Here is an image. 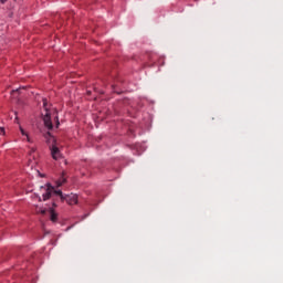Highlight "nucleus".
Instances as JSON below:
<instances>
[{"label":"nucleus","mask_w":283,"mask_h":283,"mask_svg":"<svg viewBox=\"0 0 283 283\" xmlns=\"http://www.w3.org/2000/svg\"><path fill=\"white\" fill-rule=\"evenodd\" d=\"M51 156L53 160H60L61 158V150L56 146H52L51 148Z\"/></svg>","instance_id":"4"},{"label":"nucleus","mask_w":283,"mask_h":283,"mask_svg":"<svg viewBox=\"0 0 283 283\" xmlns=\"http://www.w3.org/2000/svg\"><path fill=\"white\" fill-rule=\"evenodd\" d=\"M39 202H41V197H39Z\"/></svg>","instance_id":"16"},{"label":"nucleus","mask_w":283,"mask_h":283,"mask_svg":"<svg viewBox=\"0 0 283 283\" xmlns=\"http://www.w3.org/2000/svg\"><path fill=\"white\" fill-rule=\"evenodd\" d=\"M34 151H36V148H35V147H32V148L30 149V154H34Z\"/></svg>","instance_id":"11"},{"label":"nucleus","mask_w":283,"mask_h":283,"mask_svg":"<svg viewBox=\"0 0 283 283\" xmlns=\"http://www.w3.org/2000/svg\"><path fill=\"white\" fill-rule=\"evenodd\" d=\"M40 189L41 191H44V193H42L44 202L45 200H50V198H52V195L54 192V187L52 185L45 184L44 186H41Z\"/></svg>","instance_id":"2"},{"label":"nucleus","mask_w":283,"mask_h":283,"mask_svg":"<svg viewBox=\"0 0 283 283\" xmlns=\"http://www.w3.org/2000/svg\"><path fill=\"white\" fill-rule=\"evenodd\" d=\"M64 201L67 202V205H77L78 203V196L76 195H65Z\"/></svg>","instance_id":"3"},{"label":"nucleus","mask_w":283,"mask_h":283,"mask_svg":"<svg viewBox=\"0 0 283 283\" xmlns=\"http://www.w3.org/2000/svg\"><path fill=\"white\" fill-rule=\"evenodd\" d=\"M57 214L54 212V209H51V222H56Z\"/></svg>","instance_id":"7"},{"label":"nucleus","mask_w":283,"mask_h":283,"mask_svg":"<svg viewBox=\"0 0 283 283\" xmlns=\"http://www.w3.org/2000/svg\"><path fill=\"white\" fill-rule=\"evenodd\" d=\"M55 123H56V127L61 125V123L59 122V116H55Z\"/></svg>","instance_id":"9"},{"label":"nucleus","mask_w":283,"mask_h":283,"mask_svg":"<svg viewBox=\"0 0 283 283\" xmlns=\"http://www.w3.org/2000/svg\"><path fill=\"white\" fill-rule=\"evenodd\" d=\"M0 3L3 6L6 3H8V0H0Z\"/></svg>","instance_id":"12"},{"label":"nucleus","mask_w":283,"mask_h":283,"mask_svg":"<svg viewBox=\"0 0 283 283\" xmlns=\"http://www.w3.org/2000/svg\"><path fill=\"white\" fill-rule=\"evenodd\" d=\"M53 195H54V196H60L62 202H65V195H63V191H61V190H54V187H53Z\"/></svg>","instance_id":"6"},{"label":"nucleus","mask_w":283,"mask_h":283,"mask_svg":"<svg viewBox=\"0 0 283 283\" xmlns=\"http://www.w3.org/2000/svg\"><path fill=\"white\" fill-rule=\"evenodd\" d=\"M4 133H6V130L2 127H0V136H1V134H4Z\"/></svg>","instance_id":"13"},{"label":"nucleus","mask_w":283,"mask_h":283,"mask_svg":"<svg viewBox=\"0 0 283 283\" xmlns=\"http://www.w3.org/2000/svg\"><path fill=\"white\" fill-rule=\"evenodd\" d=\"M46 134H48V136H52V135L50 134V132H48Z\"/></svg>","instance_id":"14"},{"label":"nucleus","mask_w":283,"mask_h":283,"mask_svg":"<svg viewBox=\"0 0 283 283\" xmlns=\"http://www.w3.org/2000/svg\"><path fill=\"white\" fill-rule=\"evenodd\" d=\"M65 182H67V179L65 178V172H62L61 178L56 181L57 187H62L63 185H65Z\"/></svg>","instance_id":"5"},{"label":"nucleus","mask_w":283,"mask_h":283,"mask_svg":"<svg viewBox=\"0 0 283 283\" xmlns=\"http://www.w3.org/2000/svg\"><path fill=\"white\" fill-rule=\"evenodd\" d=\"M20 132H21L22 136H27L28 143H32V140L30 139V137L28 136V134L25 133V130L23 129V127H21V126H20Z\"/></svg>","instance_id":"8"},{"label":"nucleus","mask_w":283,"mask_h":283,"mask_svg":"<svg viewBox=\"0 0 283 283\" xmlns=\"http://www.w3.org/2000/svg\"><path fill=\"white\" fill-rule=\"evenodd\" d=\"M43 107H44V112H45V114L43 115L44 126L48 129H53L54 126L52 124V116H51V113H50V108H48V98H43Z\"/></svg>","instance_id":"1"},{"label":"nucleus","mask_w":283,"mask_h":283,"mask_svg":"<svg viewBox=\"0 0 283 283\" xmlns=\"http://www.w3.org/2000/svg\"><path fill=\"white\" fill-rule=\"evenodd\" d=\"M39 213H42V216H45V209H40Z\"/></svg>","instance_id":"10"},{"label":"nucleus","mask_w":283,"mask_h":283,"mask_svg":"<svg viewBox=\"0 0 283 283\" xmlns=\"http://www.w3.org/2000/svg\"><path fill=\"white\" fill-rule=\"evenodd\" d=\"M53 207H56V203H55V202H53Z\"/></svg>","instance_id":"15"}]
</instances>
